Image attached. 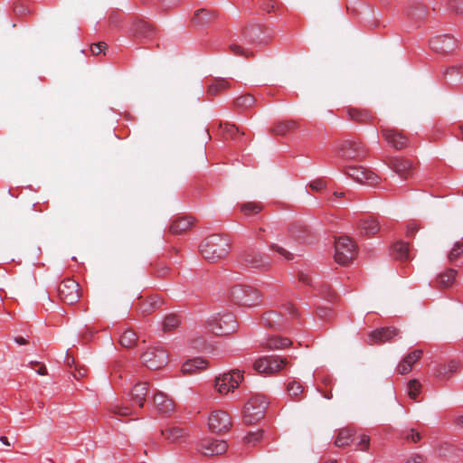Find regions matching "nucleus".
Instances as JSON below:
<instances>
[{"mask_svg": "<svg viewBox=\"0 0 463 463\" xmlns=\"http://www.w3.org/2000/svg\"><path fill=\"white\" fill-rule=\"evenodd\" d=\"M200 250L205 260L215 262L228 255L230 241L226 237L213 234L203 241Z\"/></svg>", "mask_w": 463, "mask_h": 463, "instance_id": "1", "label": "nucleus"}, {"mask_svg": "<svg viewBox=\"0 0 463 463\" xmlns=\"http://www.w3.org/2000/svg\"><path fill=\"white\" fill-rule=\"evenodd\" d=\"M241 267L247 269L267 270L271 266L270 258L255 249L245 250L238 259Z\"/></svg>", "mask_w": 463, "mask_h": 463, "instance_id": "2", "label": "nucleus"}, {"mask_svg": "<svg viewBox=\"0 0 463 463\" xmlns=\"http://www.w3.org/2000/svg\"><path fill=\"white\" fill-rule=\"evenodd\" d=\"M269 402L264 395H253L244 406L243 419L246 424H253L262 419Z\"/></svg>", "mask_w": 463, "mask_h": 463, "instance_id": "3", "label": "nucleus"}, {"mask_svg": "<svg viewBox=\"0 0 463 463\" xmlns=\"http://www.w3.org/2000/svg\"><path fill=\"white\" fill-rule=\"evenodd\" d=\"M336 155L344 160L360 161L365 157L366 149L359 139H345L337 145Z\"/></svg>", "mask_w": 463, "mask_h": 463, "instance_id": "4", "label": "nucleus"}, {"mask_svg": "<svg viewBox=\"0 0 463 463\" xmlns=\"http://www.w3.org/2000/svg\"><path fill=\"white\" fill-rule=\"evenodd\" d=\"M207 326L209 330L216 335H228L238 328V323L232 314L216 315L212 317Z\"/></svg>", "mask_w": 463, "mask_h": 463, "instance_id": "5", "label": "nucleus"}, {"mask_svg": "<svg viewBox=\"0 0 463 463\" xmlns=\"http://www.w3.org/2000/svg\"><path fill=\"white\" fill-rule=\"evenodd\" d=\"M356 249L349 237H340L335 242V260L340 265L349 264L355 257Z\"/></svg>", "mask_w": 463, "mask_h": 463, "instance_id": "6", "label": "nucleus"}, {"mask_svg": "<svg viewBox=\"0 0 463 463\" xmlns=\"http://www.w3.org/2000/svg\"><path fill=\"white\" fill-rule=\"evenodd\" d=\"M287 364L286 358L269 355L257 359L253 364V369L260 374L270 375L279 372Z\"/></svg>", "mask_w": 463, "mask_h": 463, "instance_id": "7", "label": "nucleus"}, {"mask_svg": "<svg viewBox=\"0 0 463 463\" xmlns=\"http://www.w3.org/2000/svg\"><path fill=\"white\" fill-rule=\"evenodd\" d=\"M144 364L150 370H158L168 362V354L163 347H150L143 354Z\"/></svg>", "mask_w": 463, "mask_h": 463, "instance_id": "8", "label": "nucleus"}, {"mask_svg": "<svg viewBox=\"0 0 463 463\" xmlns=\"http://www.w3.org/2000/svg\"><path fill=\"white\" fill-rule=\"evenodd\" d=\"M226 298L232 303L242 307H254L261 302V291H226Z\"/></svg>", "mask_w": 463, "mask_h": 463, "instance_id": "9", "label": "nucleus"}, {"mask_svg": "<svg viewBox=\"0 0 463 463\" xmlns=\"http://www.w3.org/2000/svg\"><path fill=\"white\" fill-rule=\"evenodd\" d=\"M345 174L355 182L370 186L376 185L381 181L379 175L362 166H348L345 169Z\"/></svg>", "mask_w": 463, "mask_h": 463, "instance_id": "10", "label": "nucleus"}, {"mask_svg": "<svg viewBox=\"0 0 463 463\" xmlns=\"http://www.w3.org/2000/svg\"><path fill=\"white\" fill-rule=\"evenodd\" d=\"M243 375L239 370L230 373H223L215 379V388L220 393L225 394L237 388Z\"/></svg>", "mask_w": 463, "mask_h": 463, "instance_id": "11", "label": "nucleus"}, {"mask_svg": "<svg viewBox=\"0 0 463 463\" xmlns=\"http://www.w3.org/2000/svg\"><path fill=\"white\" fill-rule=\"evenodd\" d=\"M228 449V444L224 440H219L213 438H205L199 441L196 449L204 456H215L224 453Z\"/></svg>", "mask_w": 463, "mask_h": 463, "instance_id": "12", "label": "nucleus"}, {"mask_svg": "<svg viewBox=\"0 0 463 463\" xmlns=\"http://www.w3.org/2000/svg\"><path fill=\"white\" fill-rule=\"evenodd\" d=\"M208 426L213 432L226 431L232 426L231 417L224 411H214L208 419Z\"/></svg>", "mask_w": 463, "mask_h": 463, "instance_id": "13", "label": "nucleus"}, {"mask_svg": "<svg viewBox=\"0 0 463 463\" xmlns=\"http://www.w3.org/2000/svg\"><path fill=\"white\" fill-rule=\"evenodd\" d=\"M138 301V308L144 316L154 312L164 304L163 298L157 293L139 296Z\"/></svg>", "mask_w": 463, "mask_h": 463, "instance_id": "14", "label": "nucleus"}, {"mask_svg": "<svg viewBox=\"0 0 463 463\" xmlns=\"http://www.w3.org/2000/svg\"><path fill=\"white\" fill-rule=\"evenodd\" d=\"M399 333V329L393 326L376 329L369 334L368 343L370 345L383 344L391 341L394 336H397Z\"/></svg>", "mask_w": 463, "mask_h": 463, "instance_id": "15", "label": "nucleus"}, {"mask_svg": "<svg viewBox=\"0 0 463 463\" xmlns=\"http://www.w3.org/2000/svg\"><path fill=\"white\" fill-rule=\"evenodd\" d=\"M387 165L402 179H408L413 169L412 163L410 160L399 157L391 158Z\"/></svg>", "mask_w": 463, "mask_h": 463, "instance_id": "16", "label": "nucleus"}, {"mask_svg": "<svg viewBox=\"0 0 463 463\" xmlns=\"http://www.w3.org/2000/svg\"><path fill=\"white\" fill-rule=\"evenodd\" d=\"M381 133L387 143L395 149H402L407 146V137L392 128H382Z\"/></svg>", "mask_w": 463, "mask_h": 463, "instance_id": "17", "label": "nucleus"}, {"mask_svg": "<svg viewBox=\"0 0 463 463\" xmlns=\"http://www.w3.org/2000/svg\"><path fill=\"white\" fill-rule=\"evenodd\" d=\"M422 354L423 351L421 349H415L412 352L409 353L398 364L396 368L397 373L401 375L410 373L414 364L422 357Z\"/></svg>", "mask_w": 463, "mask_h": 463, "instance_id": "18", "label": "nucleus"}, {"mask_svg": "<svg viewBox=\"0 0 463 463\" xmlns=\"http://www.w3.org/2000/svg\"><path fill=\"white\" fill-rule=\"evenodd\" d=\"M241 275L237 273H224L220 277L219 287L228 288L229 289H238L239 288L256 289L255 285H249L245 283H238Z\"/></svg>", "mask_w": 463, "mask_h": 463, "instance_id": "19", "label": "nucleus"}, {"mask_svg": "<svg viewBox=\"0 0 463 463\" xmlns=\"http://www.w3.org/2000/svg\"><path fill=\"white\" fill-rule=\"evenodd\" d=\"M130 32L134 37L150 39L155 35V27L147 22L137 20L133 22Z\"/></svg>", "mask_w": 463, "mask_h": 463, "instance_id": "20", "label": "nucleus"}, {"mask_svg": "<svg viewBox=\"0 0 463 463\" xmlns=\"http://www.w3.org/2000/svg\"><path fill=\"white\" fill-rule=\"evenodd\" d=\"M154 406L162 414H167L175 411V402L164 392H158L154 395Z\"/></svg>", "mask_w": 463, "mask_h": 463, "instance_id": "21", "label": "nucleus"}, {"mask_svg": "<svg viewBox=\"0 0 463 463\" xmlns=\"http://www.w3.org/2000/svg\"><path fill=\"white\" fill-rule=\"evenodd\" d=\"M217 16L218 14L216 11L202 8L194 12L192 23L195 26L202 27L212 24Z\"/></svg>", "mask_w": 463, "mask_h": 463, "instance_id": "22", "label": "nucleus"}, {"mask_svg": "<svg viewBox=\"0 0 463 463\" xmlns=\"http://www.w3.org/2000/svg\"><path fill=\"white\" fill-rule=\"evenodd\" d=\"M52 295L47 294L46 298L51 302L60 300L65 304L72 305L81 298L80 291H52Z\"/></svg>", "mask_w": 463, "mask_h": 463, "instance_id": "23", "label": "nucleus"}, {"mask_svg": "<svg viewBox=\"0 0 463 463\" xmlns=\"http://www.w3.org/2000/svg\"><path fill=\"white\" fill-rule=\"evenodd\" d=\"M431 48L439 52H449L456 47V41L449 35H441L433 38L430 41Z\"/></svg>", "mask_w": 463, "mask_h": 463, "instance_id": "24", "label": "nucleus"}, {"mask_svg": "<svg viewBox=\"0 0 463 463\" xmlns=\"http://www.w3.org/2000/svg\"><path fill=\"white\" fill-rule=\"evenodd\" d=\"M403 13L409 19L417 23L427 16L428 9L420 3L412 2L405 7Z\"/></svg>", "mask_w": 463, "mask_h": 463, "instance_id": "25", "label": "nucleus"}, {"mask_svg": "<svg viewBox=\"0 0 463 463\" xmlns=\"http://www.w3.org/2000/svg\"><path fill=\"white\" fill-rule=\"evenodd\" d=\"M458 271L454 269H447L436 278L437 285L442 288H452L458 286Z\"/></svg>", "mask_w": 463, "mask_h": 463, "instance_id": "26", "label": "nucleus"}, {"mask_svg": "<svg viewBox=\"0 0 463 463\" xmlns=\"http://www.w3.org/2000/svg\"><path fill=\"white\" fill-rule=\"evenodd\" d=\"M147 390L148 388L146 383H138L132 388L130 392L131 402L133 404H137L138 409H141L144 406V402L146 399Z\"/></svg>", "mask_w": 463, "mask_h": 463, "instance_id": "27", "label": "nucleus"}, {"mask_svg": "<svg viewBox=\"0 0 463 463\" xmlns=\"http://www.w3.org/2000/svg\"><path fill=\"white\" fill-rule=\"evenodd\" d=\"M358 229L361 234L374 235L380 231L379 222L373 217L361 219L358 222Z\"/></svg>", "mask_w": 463, "mask_h": 463, "instance_id": "28", "label": "nucleus"}, {"mask_svg": "<svg viewBox=\"0 0 463 463\" xmlns=\"http://www.w3.org/2000/svg\"><path fill=\"white\" fill-rule=\"evenodd\" d=\"M162 435L171 443H180L184 441L187 433L182 428L173 427L162 430Z\"/></svg>", "mask_w": 463, "mask_h": 463, "instance_id": "29", "label": "nucleus"}, {"mask_svg": "<svg viewBox=\"0 0 463 463\" xmlns=\"http://www.w3.org/2000/svg\"><path fill=\"white\" fill-rule=\"evenodd\" d=\"M193 223L192 217H180L171 223L169 230L173 234H181L189 230Z\"/></svg>", "mask_w": 463, "mask_h": 463, "instance_id": "30", "label": "nucleus"}, {"mask_svg": "<svg viewBox=\"0 0 463 463\" xmlns=\"http://www.w3.org/2000/svg\"><path fill=\"white\" fill-rule=\"evenodd\" d=\"M346 113L349 119L361 124H365L373 118L372 113L365 109L348 108Z\"/></svg>", "mask_w": 463, "mask_h": 463, "instance_id": "31", "label": "nucleus"}, {"mask_svg": "<svg viewBox=\"0 0 463 463\" xmlns=\"http://www.w3.org/2000/svg\"><path fill=\"white\" fill-rule=\"evenodd\" d=\"M207 362L202 358H194L186 361L182 365V372L184 374H192L206 368Z\"/></svg>", "mask_w": 463, "mask_h": 463, "instance_id": "32", "label": "nucleus"}, {"mask_svg": "<svg viewBox=\"0 0 463 463\" xmlns=\"http://www.w3.org/2000/svg\"><path fill=\"white\" fill-rule=\"evenodd\" d=\"M354 433L350 428L341 429L335 438V445L338 448H344L350 445L354 440Z\"/></svg>", "mask_w": 463, "mask_h": 463, "instance_id": "33", "label": "nucleus"}, {"mask_svg": "<svg viewBox=\"0 0 463 463\" xmlns=\"http://www.w3.org/2000/svg\"><path fill=\"white\" fill-rule=\"evenodd\" d=\"M230 87V83L225 79H214L208 86L207 93L210 96H216L221 93L222 90L228 89Z\"/></svg>", "mask_w": 463, "mask_h": 463, "instance_id": "34", "label": "nucleus"}, {"mask_svg": "<svg viewBox=\"0 0 463 463\" xmlns=\"http://www.w3.org/2000/svg\"><path fill=\"white\" fill-rule=\"evenodd\" d=\"M392 251L395 259L404 261L410 259L409 243L398 241L392 246Z\"/></svg>", "mask_w": 463, "mask_h": 463, "instance_id": "35", "label": "nucleus"}, {"mask_svg": "<svg viewBox=\"0 0 463 463\" xmlns=\"http://www.w3.org/2000/svg\"><path fill=\"white\" fill-rule=\"evenodd\" d=\"M240 209L245 216H253L262 211L263 205L257 202H247L241 203Z\"/></svg>", "mask_w": 463, "mask_h": 463, "instance_id": "36", "label": "nucleus"}, {"mask_svg": "<svg viewBox=\"0 0 463 463\" xmlns=\"http://www.w3.org/2000/svg\"><path fill=\"white\" fill-rule=\"evenodd\" d=\"M452 82L463 85V64L460 66H452L445 72Z\"/></svg>", "mask_w": 463, "mask_h": 463, "instance_id": "37", "label": "nucleus"}, {"mask_svg": "<svg viewBox=\"0 0 463 463\" xmlns=\"http://www.w3.org/2000/svg\"><path fill=\"white\" fill-rule=\"evenodd\" d=\"M180 324V317L175 314H170L165 317L162 323V329L164 332H171L172 330L177 328Z\"/></svg>", "mask_w": 463, "mask_h": 463, "instance_id": "38", "label": "nucleus"}, {"mask_svg": "<svg viewBox=\"0 0 463 463\" xmlns=\"http://www.w3.org/2000/svg\"><path fill=\"white\" fill-rule=\"evenodd\" d=\"M256 102L255 98L250 94H244L234 100V106L239 109H247L251 108Z\"/></svg>", "mask_w": 463, "mask_h": 463, "instance_id": "39", "label": "nucleus"}, {"mask_svg": "<svg viewBox=\"0 0 463 463\" xmlns=\"http://www.w3.org/2000/svg\"><path fill=\"white\" fill-rule=\"evenodd\" d=\"M137 341V334L132 330L124 331L119 338L120 345L127 348L133 347L136 345Z\"/></svg>", "mask_w": 463, "mask_h": 463, "instance_id": "40", "label": "nucleus"}, {"mask_svg": "<svg viewBox=\"0 0 463 463\" xmlns=\"http://www.w3.org/2000/svg\"><path fill=\"white\" fill-rule=\"evenodd\" d=\"M291 345V341L287 337L273 336L269 339L267 347L269 349H283Z\"/></svg>", "mask_w": 463, "mask_h": 463, "instance_id": "41", "label": "nucleus"}, {"mask_svg": "<svg viewBox=\"0 0 463 463\" xmlns=\"http://www.w3.org/2000/svg\"><path fill=\"white\" fill-rule=\"evenodd\" d=\"M297 128L294 121L279 122L272 128V132L276 135L284 136Z\"/></svg>", "mask_w": 463, "mask_h": 463, "instance_id": "42", "label": "nucleus"}, {"mask_svg": "<svg viewBox=\"0 0 463 463\" xmlns=\"http://www.w3.org/2000/svg\"><path fill=\"white\" fill-rule=\"evenodd\" d=\"M109 410L112 413L118 416H128L137 412L133 406L129 407L119 403L111 404Z\"/></svg>", "mask_w": 463, "mask_h": 463, "instance_id": "43", "label": "nucleus"}, {"mask_svg": "<svg viewBox=\"0 0 463 463\" xmlns=\"http://www.w3.org/2000/svg\"><path fill=\"white\" fill-rule=\"evenodd\" d=\"M219 127L225 138L235 139L236 136L239 134V128L235 125L221 122Z\"/></svg>", "mask_w": 463, "mask_h": 463, "instance_id": "44", "label": "nucleus"}, {"mask_svg": "<svg viewBox=\"0 0 463 463\" xmlns=\"http://www.w3.org/2000/svg\"><path fill=\"white\" fill-rule=\"evenodd\" d=\"M289 232L294 239L304 240L307 233V229L300 223H294L290 226Z\"/></svg>", "mask_w": 463, "mask_h": 463, "instance_id": "45", "label": "nucleus"}, {"mask_svg": "<svg viewBox=\"0 0 463 463\" xmlns=\"http://www.w3.org/2000/svg\"><path fill=\"white\" fill-rule=\"evenodd\" d=\"M463 255V242L457 241L448 254V260L450 263H454L460 256Z\"/></svg>", "mask_w": 463, "mask_h": 463, "instance_id": "46", "label": "nucleus"}, {"mask_svg": "<svg viewBox=\"0 0 463 463\" xmlns=\"http://www.w3.org/2000/svg\"><path fill=\"white\" fill-rule=\"evenodd\" d=\"M421 384L418 380H411L408 383V395L413 400L417 401L418 395L420 392Z\"/></svg>", "mask_w": 463, "mask_h": 463, "instance_id": "47", "label": "nucleus"}, {"mask_svg": "<svg viewBox=\"0 0 463 463\" xmlns=\"http://www.w3.org/2000/svg\"><path fill=\"white\" fill-rule=\"evenodd\" d=\"M402 438L407 442L417 443L420 440L421 435L415 429H408L402 432Z\"/></svg>", "mask_w": 463, "mask_h": 463, "instance_id": "48", "label": "nucleus"}, {"mask_svg": "<svg viewBox=\"0 0 463 463\" xmlns=\"http://www.w3.org/2000/svg\"><path fill=\"white\" fill-rule=\"evenodd\" d=\"M279 318V316L276 312L269 311V312L265 313L262 316L261 321L265 326H267L269 327H274L275 324L278 322Z\"/></svg>", "mask_w": 463, "mask_h": 463, "instance_id": "49", "label": "nucleus"}, {"mask_svg": "<svg viewBox=\"0 0 463 463\" xmlns=\"http://www.w3.org/2000/svg\"><path fill=\"white\" fill-rule=\"evenodd\" d=\"M287 390L291 397L297 398L303 392L304 387L298 382L292 381L288 383Z\"/></svg>", "mask_w": 463, "mask_h": 463, "instance_id": "50", "label": "nucleus"}, {"mask_svg": "<svg viewBox=\"0 0 463 463\" xmlns=\"http://www.w3.org/2000/svg\"><path fill=\"white\" fill-rule=\"evenodd\" d=\"M458 368V363L456 361H450L447 364L441 365L439 369V375H445L447 373H454Z\"/></svg>", "mask_w": 463, "mask_h": 463, "instance_id": "51", "label": "nucleus"}, {"mask_svg": "<svg viewBox=\"0 0 463 463\" xmlns=\"http://www.w3.org/2000/svg\"><path fill=\"white\" fill-rule=\"evenodd\" d=\"M262 436H263V431L262 430H257L255 432H250V433H248L246 435L245 441L248 444H253L254 445L257 442H259L260 440H261Z\"/></svg>", "mask_w": 463, "mask_h": 463, "instance_id": "52", "label": "nucleus"}, {"mask_svg": "<svg viewBox=\"0 0 463 463\" xmlns=\"http://www.w3.org/2000/svg\"><path fill=\"white\" fill-rule=\"evenodd\" d=\"M80 287L77 281L68 278L61 282L58 289H78Z\"/></svg>", "mask_w": 463, "mask_h": 463, "instance_id": "53", "label": "nucleus"}, {"mask_svg": "<svg viewBox=\"0 0 463 463\" xmlns=\"http://www.w3.org/2000/svg\"><path fill=\"white\" fill-rule=\"evenodd\" d=\"M87 368L84 365L75 364L74 369L71 372L75 379H80L87 374Z\"/></svg>", "mask_w": 463, "mask_h": 463, "instance_id": "54", "label": "nucleus"}, {"mask_svg": "<svg viewBox=\"0 0 463 463\" xmlns=\"http://www.w3.org/2000/svg\"><path fill=\"white\" fill-rule=\"evenodd\" d=\"M370 445V437L365 434H362L360 436V440L356 444V449L364 451L368 449Z\"/></svg>", "mask_w": 463, "mask_h": 463, "instance_id": "55", "label": "nucleus"}, {"mask_svg": "<svg viewBox=\"0 0 463 463\" xmlns=\"http://www.w3.org/2000/svg\"><path fill=\"white\" fill-rule=\"evenodd\" d=\"M298 280L302 284V287H316V285L313 283L312 278L303 272L298 274Z\"/></svg>", "mask_w": 463, "mask_h": 463, "instance_id": "56", "label": "nucleus"}, {"mask_svg": "<svg viewBox=\"0 0 463 463\" xmlns=\"http://www.w3.org/2000/svg\"><path fill=\"white\" fill-rule=\"evenodd\" d=\"M449 8L458 14H463V0H450Z\"/></svg>", "mask_w": 463, "mask_h": 463, "instance_id": "57", "label": "nucleus"}, {"mask_svg": "<svg viewBox=\"0 0 463 463\" xmlns=\"http://www.w3.org/2000/svg\"><path fill=\"white\" fill-rule=\"evenodd\" d=\"M271 249L273 250L277 251L279 254H280L283 257H285L287 260H292L293 259V254L291 252H289L288 250H287L286 249L280 247V246L273 245V246H271Z\"/></svg>", "mask_w": 463, "mask_h": 463, "instance_id": "58", "label": "nucleus"}, {"mask_svg": "<svg viewBox=\"0 0 463 463\" xmlns=\"http://www.w3.org/2000/svg\"><path fill=\"white\" fill-rule=\"evenodd\" d=\"M106 47L107 44L104 42H99L92 44L90 50L93 55H99L106 49Z\"/></svg>", "mask_w": 463, "mask_h": 463, "instance_id": "59", "label": "nucleus"}, {"mask_svg": "<svg viewBox=\"0 0 463 463\" xmlns=\"http://www.w3.org/2000/svg\"><path fill=\"white\" fill-rule=\"evenodd\" d=\"M230 49L232 51V52L235 55H248L245 51L239 45L237 44H231L230 45Z\"/></svg>", "mask_w": 463, "mask_h": 463, "instance_id": "60", "label": "nucleus"}, {"mask_svg": "<svg viewBox=\"0 0 463 463\" xmlns=\"http://www.w3.org/2000/svg\"><path fill=\"white\" fill-rule=\"evenodd\" d=\"M324 187H325V184L321 180H317L310 184V188L315 191H320V190L324 189Z\"/></svg>", "mask_w": 463, "mask_h": 463, "instance_id": "61", "label": "nucleus"}, {"mask_svg": "<svg viewBox=\"0 0 463 463\" xmlns=\"http://www.w3.org/2000/svg\"><path fill=\"white\" fill-rule=\"evenodd\" d=\"M405 463H426L425 459L420 455H414L407 459Z\"/></svg>", "mask_w": 463, "mask_h": 463, "instance_id": "62", "label": "nucleus"}, {"mask_svg": "<svg viewBox=\"0 0 463 463\" xmlns=\"http://www.w3.org/2000/svg\"><path fill=\"white\" fill-rule=\"evenodd\" d=\"M65 362H66L68 366H70V367L73 366V368L75 367V364H77L75 360H74V358L71 357L69 355H67Z\"/></svg>", "mask_w": 463, "mask_h": 463, "instance_id": "63", "label": "nucleus"}, {"mask_svg": "<svg viewBox=\"0 0 463 463\" xmlns=\"http://www.w3.org/2000/svg\"><path fill=\"white\" fill-rule=\"evenodd\" d=\"M118 20V14L114 13L109 15V23L111 24H116Z\"/></svg>", "mask_w": 463, "mask_h": 463, "instance_id": "64", "label": "nucleus"}]
</instances>
